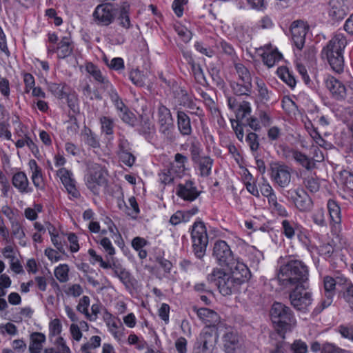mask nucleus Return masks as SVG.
I'll return each instance as SVG.
<instances>
[{
	"label": "nucleus",
	"instance_id": "nucleus-1",
	"mask_svg": "<svg viewBox=\"0 0 353 353\" xmlns=\"http://www.w3.org/2000/svg\"><path fill=\"white\" fill-rule=\"evenodd\" d=\"M347 44L345 36L340 32L336 33L321 52L322 59L327 60L332 69L336 73L344 70L343 51Z\"/></svg>",
	"mask_w": 353,
	"mask_h": 353
},
{
	"label": "nucleus",
	"instance_id": "nucleus-2",
	"mask_svg": "<svg viewBox=\"0 0 353 353\" xmlns=\"http://www.w3.org/2000/svg\"><path fill=\"white\" fill-rule=\"evenodd\" d=\"M278 280L285 288L308 283L307 267L301 261L291 260L280 268Z\"/></svg>",
	"mask_w": 353,
	"mask_h": 353
},
{
	"label": "nucleus",
	"instance_id": "nucleus-3",
	"mask_svg": "<svg viewBox=\"0 0 353 353\" xmlns=\"http://www.w3.org/2000/svg\"><path fill=\"white\" fill-rule=\"evenodd\" d=\"M271 319L280 334L290 331L296 325V319L292 310L285 305L276 302L270 312Z\"/></svg>",
	"mask_w": 353,
	"mask_h": 353
},
{
	"label": "nucleus",
	"instance_id": "nucleus-4",
	"mask_svg": "<svg viewBox=\"0 0 353 353\" xmlns=\"http://www.w3.org/2000/svg\"><path fill=\"white\" fill-rule=\"evenodd\" d=\"M292 307L303 312L308 310L313 301L312 293L309 290L308 283L294 286L289 294Z\"/></svg>",
	"mask_w": 353,
	"mask_h": 353
},
{
	"label": "nucleus",
	"instance_id": "nucleus-5",
	"mask_svg": "<svg viewBox=\"0 0 353 353\" xmlns=\"http://www.w3.org/2000/svg\"><path fill=\"white\" fill-rule=\"evenodd\" d=\"M234 67L239 82H233L231 88L235 94L250 96L252 91V76L249 70L241 63L234 62Z\"/></svg>",
	"mask_w": 353,
	"mask_h": 353
},
{
	"label": "nucleus",
	"instance_id": "nucleus-6",
	"mask_svg": "<svg viewBox=\"0 0 353 353\" xmlns=\"http://www.w3.org/2000/svg\"><path fill=\"white\" fill-rule=\"evenodd\" d=\"M192 249L198 259H202L206 252L208 244L207 229L203 222H194L191 231Z\"/></svg>",
	"mask_w": 353,
	"mask_h": 353
},
{
	"label": "nucleus",
	"instance_id": "nucleus-7",
	"mask_svg": "<svg viewBox=\"0 0 353 353\" xmlns=\"http://www.w3.org/2000/svg\"><path fill=\"white\" fill-rule=\"evenodd\" d=\"M207 279L210 282H214L220 293L223 296L231 294L236 285L241 283L232 275L219 268H214L212 273L208 275Z\"/></svg>",
	"mask_w": 353,
	"mask_h": 353
},
{
	"label": "nucleus",
	"instance_id": "nucleus-8",
	"mask_svg": "<svg viewBox=\"0 0 353 353\" xmlns=\"http://www.w3.org/2000/svg\"><path fill=\"white\" fill-rule=\"evenodd\" d=\"M86 185L94 194L99 192L100 186L105 184L106 173L97 163L90 164L86 176Z\"/></svg>",
	"mask_w": 353,
	"mask_h": 353
},
{
	"label": "nucleus",
	"instance_id": "nucleus-9",
	"mask_svg": "<svg viewBox=\"0 0 353 353\" xmlns=\"http://www.w3.org/2000/svg\"><path fill=\"white\" fill-rule=\"evenodd\" d=\"M157 122L159 132L168 139L172 140L174 129L173 118L170 110L163 104H160L157 109Z\"/></svg>",
	"mask_w": 353,
	"mask_h": 353
},
{
	"label": "nucleus",
	"instance_id": "nucleus-10",
	"mask_svg": "<svg viewBox=\"0 0 353 353\" xmlns=\"http://www.w3.org/2000/svg\"><path fill=\"white\" fill-rule=\"evenodd\" d=\"M292 169L280 162L270 164V177L272 180L281 188L288 186L291 181Z\"/></svg>",
	"mask_w": 353,
	"mask_h": 353
},
{
	"label": "nucleus",
	"instance_id": "nucleus-11",
	"mask_svg": "<svg viewBox=\"0 0 353 353\" xmlns=\"http://www.w3.org/2000/svg\"><path fill=\"white\" fill-rule=\"evenodd\" d=\"M288 199L300 212H309L313 205L307 193L302 188L291 189L288 192Z\"/></svg>",
	"mask_w": 353,
	"mask_h": 353
},
{
	"label": "nucleus",
	"instance_id": "nucleus-12",
	"mask_svg": "<svg viewBox=\"0 0 353 353\" xmlns=\"http://www.w3.org/2000/svg\"><path fill=\"white\" fill-rule=\"evenodd\" d=\"M222 336L223 348L226 353H238L243 345V339L238 332L231 327L224 325Z\"/></svg>",
	"mask_w": 353,
	"mask_h": 353
},
{
	"label": "nucleus",
	"instance_id": "nucleus-13",
	"mask_svg": "<svg viewBox=\"0 0 353 353\" xmlns=\"http://www.w3.org/2000/svg\"><path fill=\"white\" fill-rule=\"evenodd\" d=\"M212 256L216 263L222 267L232 264L231 261L234 257L230 245L223 240H218L214 243Z\"/></svg>",
	"mask_w": 353,
	"mask_h": 353
},
{
	"label": "nucleus",
	"instance_id": "nucleus-14",
	"mask_svg": "<svg viewBox=\"0 0 353 353\" xmlns=\"http://www.w3.org/2000/svg\"><path fill=\"white\" fill-rule=\"evenodd\" d=\"M92 15L97 24L108 26L114 20V9L110 3L99 4L96 7Z\"/></svg>",
	"mask_w": 353,
	"mask_h": 353
},
{
	"label": "nucleus",
	"instance_id": "nucleus-15",
	"mask_svg": "<svg viewBox=\"0 0 353 353\" xmlns=\"http://www.w3.org/2000/svg\"><path fill=\"white\" fill-rule=\"evenodd\" d=\"M103 319L108 327V332L117 341H121L125 336V327L120 322L119 319L113 316L111 313L105 311Z\"/></svg>",
	"mask_w": 353,
	"mask_h": 353
},
{
	"label": "nucleus",
	"instance_id": "nucleus-16",
	"mask_svg": "<svg viewBox=\"0 0 353 353\" xmlns=\"http://www.w3.org/2000/svg\"><path fill=\"white\" fill-rule=\"evenodd\" d=\"M56 175L60 179L70 195L73 198H78L80 196L79 192L76 187V181L72 171L65 168H61L57 170Z\"/></svg>",
	"mask_w": 353,
	"mask_h": 353
},
{
	"label": "nucleus",
	"instance_id": "nucleus-17",
	"mask_svg": "<svg viewBox=\"0 0 353 353\" xmlns=\"http://www.w3.org/2000/svg\"><path fill=\"white\" fill-rule=\"evenodd\" d=\"M308 26L303 21H294L290 26L292 39L298 50H301L305 43V36L308 31Z\"/></svg>",
	"mask_w": 353,
	"mask_h": 353
},
{
	"label": "nucleus",
	"instance_id": "nucleus-18",
	"mask_svg": "<svg viewBox=\"0 0 353 353\" xmlns=\"http://www.w3.org/2000/svg\"><path fill=\"white\" fill-rule=\"evenodd\" d=\"M199 318L205 324V327H212L218 330H223L224 324L219 322L220 317L214 311L208 308H200L197 310Z\"/></svg>",
	"mask_w": 353,
	"mask_h": 353
},
{
	"label": "nucleus",
	"instance_id": "nucleus-19",
	"mask_svg": "<svg viewBox=\"0 0 353 353\" xmlns=\"http://www.w3.org/2000/svg\"><path fill=\"white\" fill-rule=\"evenodd\" d=\"M283 155L288 160H294L307 170H310L314 166L312 159L303 153L289 147L283 148Z\"/></svg>",
	"mask_w": 353,
	"mask_h": 353
},
{
	"label": "nucleus",
	"instance_id": "nucleus-20",
	"mask_svg": "<svg viewBox=\"0 0 353 353\" xmlns=\"http://www.w3.org/2000/svg\"><path fill=\"white\" fill-rule=\"evenodd\" d=\"M199 194L194 182L191 180L179 183L176 188V195L185 201H193L199 196Z\"/></svg>",
	"mask_w": 353,
	"mask_h": 353
},
{
	"label": "nucleus",
	"instance_id": "nucleus-21",
	"mask_svg": "<svg viewBox=\"0 0 353 353\" xmlns=\"http://www.w3.org/2000/svg\"><path fill=\"white\" fill-rule=\"evenodd\" d=\"M325 84L334 99L338 101L345 99L346 88L341 81L332 76H329L325 80Z\"/></svg>",
	"mask_w": 353,
	"mask_h": 353
},
{
	"label": "nucleus",
	"instance_id": "nucleus-22",
	"mask_svg": "<svg viewBox=\"0 0 353 353\" xmlns=\"http://www.w3.org/2000/svg\"><path fill=\"white\" fill-rule=\"evenodd\" d=\"M231 263L225 267L230 269L232 275L237 279L239 283L243 282L250 278V272L248 268L239 258L234 257Z\"/></svg>",
	"mask_w": 353,
	"mask_h": 353
},
{
	"label": "nucleus",
	"instance_id": "nucleus-23",
	"mask_svg": "<svg viewBox=\"0 0 353 353\" xmlns=\"http://www.w3.org/2000/svg\"><path fill=\"white\" fill-rule=\"evenodd\" d=\"M347 7L345 0H330L329 2L328 14L334 21L341 20L347 14Z\"/></svg>",
	"mask_w": 353,
	"mask_h": 353
},
{
	"label": "nucleus",
	"instance_id": "nucleus-24",
	"mask_svg": "<svg viewBox=\"0 0 353 353\" xmlns=\"http://www.w3.org/2000/svg\"><path fill=\"white\" fill-rule=\"evenodd\" d=\"M12 185L21 194H28L32 192L27 175L23 172H17L12 178Z\"/></svg>",
	"mask_w": 353,
	"mask_h": 353
},
{
	"label": "nucleus",
	"instance_id": "nucleus-25",
	"mask_svg": "<svg viewBox=\"0 0 353 353\" xmlns=\"http://www.w3.org/2000/svg\"><path fill=\"white\" fill-rule=\"evenodd\" d=\"M85 70L98 83L101 84L103 88L107 89L112 86L108 78L93 63H87Z\"/></svg>",
	"mask_w": 353,
	"mask_h": 353
},
{
	"label": "nucleus",
	"instance_id": "nucleus-26",
	"mask_svg": "<svg viewBox=\"0 0 353 353\" xmlns=\"http://www.w3.org/2000/svg\"><path fill=\"white\" fill-rule=\"evenodd\" d=\"M222 330H218L216 327H205L203 329L201 332L198 341L201 343H206L210 347L214 348L218 339V332Z\"/></svg>",
	"mask_w": 353,
	"mask_h": 353
},
{
	"label": "nucleus",
	"instance_id": "nucleus-27",
	"mask_svg": "<svg viewBox=\"0 0 353 353\" xmlns=\"http://www.w3.org/2000/svg\"><path fill=\"white\" fill-rule=\"evenodd\" d=\"M28 165L32 172L31 179L34 187L37 190H43L45 189V183L41 169L38 166L37 163L34 159L30 160Z\"/></svg>",
	"mask_w": 353,
	"mask_h": 353
},
{
	"label": "nucleus",
	"instance_id": "nucleus-28",
	"mask_svg": "<svg viewBox=\"0 0 353 353\" xmlns=\"http://www.w3.org/2000/svg\"><path fill=\"white\" fill-rule=\"evenodd\" d=\"M73 43L70 36L63 37L59 42L55 50L59 59H65L69 57L73 51Z\"/></svg>",
	"mask_w": 353,
	"mask_h": 353
},
{
	"label": "nucleus",
	"instance_id": "nucleus-29",
	"mask_svg": "<svg viewBox=\"0 0 353 353\" xmlns=\"http://www.w3.org/2000/svg\"><path fill=\"white\" fill-rule=\"evenodd\" d=\"M177 127L179 132L183 136H188L192 134V128L190 119L183 111L177 112Z\"/></svg>",
	"mask_w": 353,
	"mask_h": 353
},
{
	"label": "nucleus",
	"instance_id": "nucleus-30",
	"mask_svg": "<svg viewBox=\"0 0 353 353\" xmlns=\"http://www.w3.org/2000/svg\"><path fill=\"white\" fill-rule=\"evenodd\" d=\"M188 157L181 153H176L174 155V160L170 164V168L174 172L175 175L181 177L187 170Z\"/></svg>",
	"mask_w": 353,
	"mask_h": 353
},
{
	"label": "nucleus",
	"instance_id": "nucleus-31",
	"mask_svg": "<svg viewBox=\"0 0 353 353\" xmlns=\"http://www.w3.org/2000/svg\"><path fill=\"white\" fill-rule=\"evenodd\" d=\"M265 50L262 54L263 63L269 68L273 67L282 59V54L276 49H272L271 45L265 46Z\"/></svg>",
	"mask_w": 353,
	"mask_h": 353
},
{
	"label": "nucleus",
	"instance_id": "nucleus-32",
	"mask_svg": "<svg viewBox=\"0 0 353 353\" xmlns=\"http://www.w3.org/2000/svg\"><path fill=\"white\" fill-rule=\"evenodd\" d=\"M327 208L331 223L334 225H339L341 222V211L338 203L333 199H329L327 203Z\"/></svg>",
	"mask_w": 353,
	"mask_h": 353
},
{
	"label": "nucleus",
	"instance_id": "nucleus-33",
	"mask_svg": "<svg viewBox=\"0 0 353 353\" xmlns=\"http://www.w3.org/2000/svg\"><path fill=\"white\" fill-rule=\"evenodd\" d=\"M29 351L30 353H40L46 341V336L41 332H33L30 335Z\"/></svg>",
	"mask_w": 353,
	"mask_h": 353
},
{
	"label": "nucleus",
	"instance_id": "nucleus-34",
	"mask_svg": "<svg viewBox=\"0 0 353 353\" xmlns=\"http://www.w3.org/2000/svg\"><path fill=\"white\" fill-rule=\"evenodd\" d=\"M195 163L198 164L199 174L201 176L207 177L211 174L213 159L210 157H201Z\"/></svg>",
	"mask_w": 353,
	"mask_h": 353
},
{
	"label": "nucleus",
	"instance_id": "nucleus-35",
	"mask_svg": "<svg viewBox=\"0 0 353 353\" xmlns=\"http://www.w3.org/2000/svg\"><path fill=\"white\" fill-rule=\"evenodd\" d=\"M49 92L58 99H63L66 96L68 86L64 83L46 82Z\"/></svg>",
	"mask_w": 353,
	"mask_h": 353
},
{
	"label": "nucleus",
	"instance_id": "nucleus-36",
	"mask_svg": "<svg viewBox=\"0 0 353 353\" xmlns=\"http://www.w3.org/2000/svg\"><path fill=\"white\" fill-rule=\"evenodd\" d=\"M268 204L272 212L280 216L287 217L288 216V212L286 208L278 201L276 195L268 201Z\"/></svg>",
	"mask_w": 353,
	"mask_h": 353
},
{
	"label": "nucleus",
	"instance_id": "nucleus-37",
	"mask_svg": "<svg viewBox=\"0 0 353 353\" xmlns=\"http://www.w3.org/2000/svg\"><path fill=\"white\" fill-rule=\"evenodd\" d=\"M283 233L287 239H292L298 230L299 225L292 221L285 219L281 223Z\"/></svg>",
	"mask_w": 353,
	"mask_h": 353
},
{
	"label": "nucleus",
	"instance_id": "nucleus-38",
	"mask_svg": "<svg viewBox=\"0 0 353 353\" xmlns=\"http://www.w3.org/2000/svg\"><path fill=\"white\" fill-rule=\"evenodd\" d=\"M256 90L261 101H268L270 100L271 92L268 90L265 82L260 78L254 79Z\"/></svg>",
	"mask_w": 353,
	"mask_h": 353
},
{
	"label": "nucleus",
	"instance_id": "nucleus-39",
	"mask_svg": "<svg viewBox=\"0 0 353 353\" xmlns=\"http://www.w3.org/2000/svg\"><path fill=\"white\" fill-rule=\"evenodd\" d=\"M251 112L252 108L250 103L248 101H243L237 108L236 112V120L240 122H243V121L246 120V119L248 118V117L250 115Z\"/></svg>",
	"mask_w": 353,
	"mask_h": 353
},
{
	"label": "nucleus",
	"instance_id": "nucleus-40",
	"mask_svg": "<svg viewBox=\"0 0 353 353\" xmlns=\"http://www.w3.org/2000/svg\"><path fill=\"white\" fill-rule=\"evenodd\" d=\"M10 224L11 232L13 236L20 241V244H21L22 245H25L26 241L24 239L26 234L21 224L17 220L10 223Z\"/></svg>",
	"mask_w": 353,
	"mask_h": 353
},
{
	"label": "nucleus",
	"instance_id": "nucleus-41",
	"mask_svg": "<svg viewBox=\"0 0 353 353\" xmlns=\"http://www.w3.org/2000/svg\"><path fill=\"white\" fill-rule=\"evenodd\" d=\"M70 268L68 265L63 263L59 265L54 270L56 279L61 283H65L69 279Z\"/></svg>",
	"mask_w": 353,
	"mask_h": 353
},
{
	"label": "nucleus",
	"instance_id": "nucleus-42",
	"mask_svg": "<svg viewBox=\"0 0 353 353\" xmlns=\"http://www.w3.org/2000/svg\"><path fill=\"white\" fill-rule=\"evenodd\" d=\"M188 63L191 65V70L196 81L199 83H203L205 81V79L201 65L195 63L190 56L188 57Z\"/></svg>",
	"mask_w": 353,
	"mask_h": 353
},
{
	"label": "nucleus",
	"instance_id": "nucleus-43",
	"mask_svg": "<svg viewBox=\"0 0 353 353\" xmlns=\"http://www.w3.org/2000/svg\"><path fill=\"white\" fill-rule=\"evenodd\" d=\"M129 79L135 85L142 87L145 85L146 77L143 72L137 68L130 72Z\"/></svg>",
	"mask_w": 353,
	"mask_h": 353
},
{
	"label": "nucleus",
	"instance_id": "nucleus-44",
	"mask_svg": "<svg viewBox=\"0 0 353 353\" xmlns=\"http://www.w3.org/2000/svg\"><path fill=\"white\" fill-rule=\"evenodd\" d=\"M277 74L291 88L296 85V79L287 68H279L277 70Z\"/></svg>",
	"mask_w": 353,
	"mask_h": 353
},
{
	"label": "nucleus",
	"instance_id": "nucleus-45",
	"mask_svg": "<svg viewBox=\"0 0 353 353\" xmlns=\"http://www.w3.org/2000/svg\"><path fill=\"white\" fill-rule=\"evenodd\" d=\"M100 123L101 131L105 135L111 136V139H112L113 134V128H114V121L108 117H102L100 119Z\"/></svg>",
	"mask_w": 353,
	"mask_h": 353
},
{
	"label": "nucleus",
	"instance_id": "nucleus-46",
	"mask_svg": "<svg viewBox=\"0 0 353 353\" xmlns=\"http://www.w3.org/2000/svg\"><path fill=\"white\" fill-rule=\"evenodd\" d=\"M123 207L126 210V214L129 216H137L140 210L139 205L134 196H130L128 199V204H126L124 201H122Z\"/></svg>",
	"mask_w": 353,
	"mask_h": 353
},
{
	"label": "nucleus",
	"instance_id": "nucleus-47",
	"mask_svg": "<svg viewBox=\"0 0 353 353\" xmlns=\"http://www.w3.org/2000/svg\"><path fill=\"white\" fill-rule=\"evenodd\" d=\"M175 176H176L171 168L163 169L159 173V181L166 185L172 183Z\"/></svg>",
	"mask_w": 353,
	"mask_h": 353
},
{
	"label": "nucleus",
	"instance_id": "nucleus-48",
	"mask_svg": "<svg viewBox=\"0 0 353 353\" xmlns=\"http://www.w3.org/2000/svg\"><path fill=\"white\" fill-rule=\"evenodd\" d=\"M84 141L86 144L93 148H97L100 146L99 141L97 136L94 134L90 129L85 128L83 134Z\"/></svg>",
	"mask_w": 353,
	"mask_h": 353
},
{
	"label": "nucleus",
	"instance_id": "nucleus-49",
	"mask_svg": "<svg viewBox=\"0 0 353 353\" xmlns=\"http://www.w3.org/2000/svg\"><path fill=\"white\" fill-rule=\"evenodd\" d=\"M189 215L190 214L185 212V211H176L171 216L170 223L173 225H176L181 223L188 222Z\"/></svg>",
	"mask_w": 353,
	"mask_h": 353
},
{
	"label": "nucleus",
	"instance_id": "nucleus-50",
	"mask_svg": "<svg viewBox=\"0 0 353 353\" xmlns=\"http://www.w3.org/2000/svg\"><path fill=\"white\" fill-rule=\"evenodd\" d=\"M260 192L263 196L268 199V201L272 199V196L274 197L276 196L273 188L266 180H264L263 182L259 185V193Z\"/></svg>",
	"mask_w": 353,
	"mask_h": 353
},
{
	"label": "nucleus",
	"instance_id": "nucleus-51",
	"mask_svg": "<svg viewBox=\"0 0 353 353\" xmlns=\"http://www.w3.org/2000/svg\"><path fill=\"white\" fill-rule=\"evenodd\" d=\"M312 220L319 226L325 227L327 225L325 212L322 208L315 210L312 214Z\"/></svg>",
	"mask_w": 353,
	"mask_h": 353
},
{
	"label": "nucleus",
	"instance_id": "nucleus-52",
	"mask_svg": "<svg viewBox=\"0 0 353 353\" xmlns=\"http://www.w3.org/2000/svg\"><path fill=\"white\" fill-rule=\"evenodd\" d=\"M305 187L311 192H316L319 190L320 184L317 179L313 175H309L304 179Z\"/></svg>",
	"mask_w": 353,
	"mask_h": 353
},
{
	"label": "nucleus",
	"instance_id": "nucleus-53",
	"mask_svg": "<svg viewBox=\"0 0 353 353\" xmlns=\"http://www.w3.org/2000/svg\"><path fill=\"white\" fill-rule=\"evenodd\" d=\"M65 97L67 98L68 105L70 108V110L74 113L79 112V107L77 95L75 93H66Z\"/></svg>",
	"mask_w": 353,
	"mask_h": 353
},
{
	"label": "nucleus",
	"instance_id": "nucleus-54",
	"mask_svg": "<svg viewBox=\"0 0 353 353\" xmlns=\"http://www.w3.org/2000/svg\"><path fill=\"white\" fill-rule=\"evenodd\" d=\"M23 79L25 84L24 92L29 93L35 87V80L32 74L28 72L23 73Z\"/></svg>",
	"mask_w": 353,
	"mask_h": 353
},
{
	"label": "nucleus",
	"instance_id": "nucleus-55",
	"mask_svg": "<svg viewBox=\"0 0 353 353\" xmlns=\"http://www.w3.org/2000/svg\"><path fill=\"white\" fill-rule=\"evenodd\" d=\"M0 334L14 336L17 334V327L12 323L0 324Z\"/></svg>",
	"mask_w": 353,
	"mask_h": 353
},
{
	"label": "nucleus",
	"instance_id": "nucleus-56",
	"mask_svg": "<svg viewBox=\"0 0 353 353\" xmlns=\"http://www.w3.org/2000/svg\"><path fill=\"white\" fill-rule=\"evenodd\" d=\"M120 160L127 166L131 167L135 161V157L128 150L119 152Z\"/></svg>",
	"mask_w": 353,
	"mask_h": 353
},
{
	"label": "nucleus",
	"instance_id": "nucleus-57",
	"mask_svg": "<svg viewBox=\"0 0 353 353\" xmlns=\"http://www.w3.org/2000/svg\"><path fill=\"white\" fill-rule=\"evenodd\" d=\"M175 30L181 39L187 43L192 39V33L185 27L181 25L175 26Z\"/></svg>",
	"mask_w": 353,
	"mask_h": 353
},
{
	"label": "nucleus",
	"instance_id": "nucleus-58",
	"mask_svg": "<svg viewBox=\"0 0 353 353\" xmlns=\"http://www.w3.org/2000/svg\"><path fill=\"white\" fill-rule=\"evenodd\" d=\"M119 24L125 28H130L131 27V22L128 10L123 8L118 18Z\"/></svg>",
	"mask_w": 353,
	"mask_h": 353
},
{
	"label": "nucleus",
	"instance_id": "nucleus-59",
	"mask_svg": "<svg viewBox=\"0 0 353 353\" xmlns=\"http://www.w3.org/2000/svg\"><path fill=\"white\" fill-rule=\"evenodd\" d=\"M321 353H351L349 351L343 350L332 343H325L321 349Z\"/></svg>",
	"mask_w": 353,
	"mask_h": 353
},
{
	"label": "nucleus",
	"instance_id": "nucleus-60",
	"mask_svg": "<svg viewBox=\"0 0 353 353\" xmlns=\"http://www.w3.org/2000/svg\"><path fill=\"white\" fill-rule=\"evenodd\" d=\"M90 299L88 296H83L80 299L79 303L77 306V310L83 314L85 316L86 315L88 311V307L90 306Z\"/></svg>",
	"mask_w": 353,
	"mask_h": 353
},
{
	"label": "nucleus",
	"instance_id": "nucleus-61",
	"mask_svg": "<svg viewBox=\"0 0 353 353\" xmlns=\"http://www.w3.org/2000/svg\"><path fill=\"white\" fill-rule=\"evenodd\" d=\"M83 292V288L79 284L70 285L65 290L66 294L73 297H78L81 296Z\"/></svg>",
	"mask_w": 353,
	"mask_h": 353
},
{
	"label": "nucleus",
	"instance_id": "nucleus-62",
	"mask_svg": "<svg viewBox=\"0 0 353 353\" xmlns=\"http://www.w3.org/2000/svg\"><path fill=\"white\" fill-rule=\"evenodd\" d=\"M245 140L252 151H256L258 150L259 143L258 141V136L256 133H249L247 135Z\"/></svg>",
	"mask_w": 353,
	"mask_h": 353
},
{
	"label": "nucleus",
	"instance_id": "nucleus-63",
	"mask_svg": "<svg viewBox=\"0 0 353 353\" xmlns=\"http://www.w3.org/2000/svg\"><path fill=\"white\" fill-rule=\"evenodd\" d=\"M291 348L294 353H307V344L301 340L294 341L292 344Z\"/></svg>",
	"mask_w": 353,
	"mask_h": 353
},
{
	"label": "nucleus",
	"instance_id": "nucleus-64",
	"mask_svg": "<svg viewBox=\"0 0 353 353\" xmlns=\"http://www.w3.org/2000/svg\"><path fill=\"white\" fill-rule=\"evenodd\" d=\"M339 332L343 338L351 340L353 342V325H341Z\"/></svg>",
	"mask_w": 353,
	"mask_h": 353
}]
</instances>
